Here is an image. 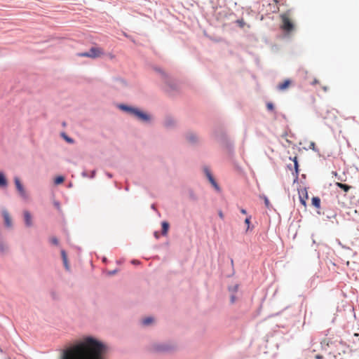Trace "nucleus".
I'll return each mask as SVG.
<instances>
[{
	"mask_svg": "<svg viewBox=\"0 0 359 359\" xmlns=\"http://www.w3.org/2000/svg\"><path fill=\"white\" fill-rule=\"evenodd\" d=\"M105 346L92 337H86L62 352L61 359H104Z\"/></svg>",
	"mask_w": 359,
	"mask_h": 359,
	"instance_id": "f257e3e1",
	"label": "nucleus"
},
{
	"mask_svg": "<svg viewBox=\"0 0 359 359\" xmlns=\"http://www.w3.org/2000/svg\"><path fill=\"white\" fill-rule=\"evenodd\" d=\"M121 109L130 113L132 115L142 121H149V116L137 108H133L125 105H121Z\"/></svg>",
	"mask_w": 359,
	"mask_h": 359,
	"instance_id": "f03ea898",
	"label": "nucleus"
},
{
	"mask_svg": "<svg viewBox=\"0 0 359 359\" xmlns=\"http://www.w3.org/2000/svg\"><path fill=\"white\" fill-rule=\"evenodd\" d=\"M280 18L282 20L281 29L287 33L292 32L294 29V25L291 19L290 18L289 13H283L280 15Z\"/></svg>",
	"mask_w": 359,
	"mask_h": 359,
	"instance_id": "7ed1b4c3",
	"label": "nucleus"
},
{
	"mask_svg": "<svg viewBox=\"0 0 359 359\" xmlns=\"http://www.w3.org/2000/svg\"><path fill=\"white\" fill-rule=\"evenodd\" d=\"M14 182H15L16 189H17L19 194L20 195V196L22 197L23 198H27V197H28L27 194L23 185L22 184L20 179L18 177H15L14 178Z\"/></svg>",
	"mask_w": 359,
	"mask_h": 359,
	"instance_id": "20e7f679",
	"label": "nucleus"
},
{
	"mask_svg": "<svg viewBox=\"0 0 359 359\" xmlns=\"http://www.w3.org/2000/svg\"><path fill=\"white\" fill-rule=\"evenodd\" d=\"M89 52L90 58H97L104 55L102 48L96 46L90 48Z\"/></svg>",
	"mask_w": 359,
	"mask_h": 359,
	"instance_id": "39448f33",
	"label": "nucleus"
},
{
	"mask_svg": "<svg viewBox=\"0 0 359 359\" xmlns=\"http://www.w3.org/2000/svg\"><path fill=\"white\" fill-rule=\"evenodd\" d=\"M174 348L173 346H170L168 344H159L156 345L154 347V349L157 352H168Z\"/></svg>",
	"mask_w": 359,
	"mask_h": 359,
	"instance_id": "423d86ee",
	"label": "nucleus"
},
{
	"mask_svg": "<svg viewBox=\"0 0 359 359\" xmlns=\"http://www.w3.org/2000/svg\"><path fill=\"white\" fill-rule=\"evenodd\" d=\"M291 83H292V81L290 79H286L283 83H280L278 85L277 88L280 91L285 90L287 88H289V86L291 85Z\"/></svg>",
	"mask_w": 359,
	"mask_h": 359,
	"instance_id": "0eeeda50",
	"label": "nucleus"
},
{
	"mask_svg": "<svg viewBox=\"0 0 359 359\" xmlns=\"http://www.w3.org/2000/svg\"><path fill=\"white\" fill-rule=\"evenodd\" d=\"M299 199H300V202L301 203L306 206V201L308 198V194H307V191L306 189H304V190H302L301 191L299 192Z\"/></svg>",
	"mask_w": 359,
	"mask_h": 359,
	"instance_id": "6e6552de",
	"label": "nucleus"
},
{
	"mask_svg": "<svg viewBox=\"0 0 359 359\" xmlns=\"http://www.w3.org/2000/svg\"><path fill=\"white\" fill-rule=\"evenodd\" d=\"M205 172H206V175H207V177H208V178L209 181L210 182V183L214 186V187H215L216 189L219 190V187H218V185H217V182H215V180H214L213 177L212 176L211 173L210 172V171H209V170H205Z\"/></svg>",
	"mask_w": 359,
	"mask_h": 359,
	"instance_id": "1a4fd4ad",
	"label": "nucleus"
},
{
	"mask_svg": "<svg viewBox=\"0 0 359 359\" xmlns=\"http://www.w3.org/2000/svg\"><path fill=\"white\" fill-rule=\"evenodd\" d=\"M24 217H25V221L26 225L27 226H30L32 224V216L28 211L24 212Z\"/></svg>",
	"mask_w": 359,
	"mask_h": 359,
	"instance_id": "9d476101",
	"label": "nucleus"
},
{
	"mask_svg": "<svg viewBox=\"0 0 359 359\" xmlns=\"http://www.w3.org/2000/svg\"><path fill=\"white\" fill-rule=\"evenodd\" d=\"M61 255H62V260H63V263H64L65 267L66 268L67 270H69V264H68L67 256V254H66L65 250H61Z\"/></svg>",
	"mask_w": 359,
	"mask_h": 359,
	"instance_id": "9b49d317",
	"label": "nucleus"
},
{
	"mask_svg": "<svg viewBox=\"0 0 359 359\" xmlns=\"http://www.w3.org/2000/svg\"><path fill=\"white\" fill-rule=\"evenodd\" d=\"M336 185L338 187H339L341 189H343L345 192L348 191L351 189V186L345 184H342V183H340V182H337Z\"/></svg>",
	"mask_w": 359,
	"mask_h": 359,
	"instance_id": "f8f14e48",
	"label": "nucleus"
},
{
	"mask_svg": "<svg viewBox=\"0 0 359 359\" xmlns=\"http://www.w3.org/2000/svg\"><path fill=\"white\" fill-rule=\"evenodd\" d=\"M169 229V224L167 222H162V234L165 236Z\"/></svg>",
	"mask_w": 359,
	"mask_h": 359,
	"instance_id": "ddd939ff",
	"label": "nucleus"
},
{
	"mask_svg": "<svg viewBox=\"0 0 359 359\" xmlns=\"http://www.w3.org/2000/svg\"><path fill=\"white\" fill-rule=\"evenodd\" d=\"M4 218L5 220V223L8 226H10L11 225V219L10 218L9 214L7 212H4L3 213Z\"/></svg>",
	"mask_w": 359,
	"mask_h": 359,
	"instance_id": "4468645a",
	"label": "nucleus"
},
{
	"mask_svg": "<svg viewBox=\"0 0 359 359\" xmlns=\"http://www.w3.org/2000/svg\"><path fill=\"white\" fill-rule=\"evenodd\" d=\"M312 205L316 208H320V199L318 197H313Z\"/></svg>",
	"mask_w": 359,
	"mask_h": 359,
	"instance_id": "2eb2a0df",
	"label": "nucleus"
},
{
	"mask_svg": "<svg viewBox=\"0 0 359 359\" xmlns=\"http://www.w3.org/2000/svg\"><path fill=\"white\" fill-rule=\"evenodd\" d=\"M7 185V180L4 175L0 172V187H6Z\"/></svg>",
	"mask_w": 359,
	"mask_h": 359,
	"instance_id": "dca6fc26",
	"label": "nucleus"
},
{
	"mask_svg": "<svg viewBox=\"0 0 359 359\" xmlns=\"http://www.w3.org/2000/svg\"><path fill=\"white\" fill-rule=\"evenodd\" d=\"M154 322V318L152 317H147L142 320V324L144 325H149Z\"/></svg>",
	"mask_w": 359,
	"mask_h": 359,
	"instance_id": "f3484780",
	"label": "nucleus"
},
{
	"mask_svg": "<svg viewBox=\"0 0 359 359\" xmlns=\"http://www.w3.org/2000/svg\"><path fill=\"white\" fill-rule=\"evenodd\" d=\"M292 161L294 162V169H295L296 175H298V172H299V170H298L299 165H298V161H297V157L294 156L292 158Z\"/></svg>",
	"mask_w": 359,
	"mask_h": 359,
	"instance_id": "a211bd4d",
	"label": "nucleus"
},
{
	"mask_svg": "<svg viewBox=\"0 0 359 359\" xmlns=\"http://www.w3.org/2000/svg\"><path fill=\"white\" fill-rule=\"evenodd\" d=\"M236 23L241 27V28H243L245 27V25H246L245 20H243V18H241V19H238L236 21Z\"/></svg>",
	"mask_w": 359,
	"mask_h": 359,
	"instance_id": "6ab92c4d",
	"label": "nucleus"
},
{
	"mask_svg": "<svg viewBox=\"0 0 359 359\" xmlns=\"http://www.w3.org/2000/svg\"><path fill=\"white\" fill-rule=\"evenodd\" d=\"M64 180H65L64 177L58 176L55 179V184H60L64 182Z\"/></svg>",
	"mask_w": 359,
	"mask_h": 359,
	"instance_id": "aec40b11",
	"label": "nucleus"
},
{
	"mask_svg": "<svg viewBox=\"0 0 359 359\" xmlns=\"http://www.w3.org/2000/svg\"><path fill=\"white\" fill-rule=\"evenodd\" d=\"M79 57H90V52L79 53L77 54Z\"/></svg>",
	"mask_w": 359,
	"mask_h": 359,
	"instance_id": "412c9836",
	"label": "nucleus"
},
{
	"mask_svg": "<svg viewBox=\"0 0 359 359\" xmlns=\"http://www.w3.org/2000/svg\"><path fill=\"white\" fill-rule=\"evenodd\" d=\"M250 219H251V217L249 216L248 217L245 219V223L247 224L248 227H247V229H246V231H248V229H250Z\"/></svg>",
	"mask_w": 359,
	"mask_h": 359,
	"instance_id": "4be33fe9",
	"label": "nucleus"
},
{
	"mask_svg": "<svg viewBox=\"0 0 359 359\" xmlns=\"http://www.w3.org/2000/svg\"><path fill=\"white\" fill-rule=\"evenodd\" d=\"M188 139L190 142H194L195 140L196 139V137L194 135H190L189 137H188Z\"/></svg>",
	"mask_w": 359,
	"mask_h": 359,
	"instance_id": "5701e85b",
	"label": "nucleus"
},
{
	"mask_svg": "<svg viewBox=\"0 0 359 359\" xmlns=\"http://www.w3.org/2000/svg\"><path fill=\"white\" fill-rule=\"evenodd\" d=\"M266 107H267V109H268L269 110H270V111H272V110L273 109V104H272V103H271V102L267 103V104H266Z\"/></svg>",
	"mask_w": 359,
	"mask_h": 359,
	"instance_id": "b1692460",
	"label": "nucleus"
},
{
	"mask_svg": "<svg viewBox=\"0 0 359 359\" xmlns=\"http://www.w3.org/2000/svg\"><path fill=\"white\" fill-rule=\"evenodd\" d=\"M63 136H64V138L65 139V140L67 142H68L69 143H73L74 142V141H73V140L72 138H70V137H67V135H65Z\"/></svg>",
	"mask_w": 359,
	"mask_h": 359,
	"instance_id": "393cba45",
	"label": "nucleus"
},
{
	"mask_svg": "<svg viewBox=\"0 0 359 359\" xmlns=\"http://www.w3.org/2000/svg\"><path fill=\"white\" fill-rule=\"evenodd\" d=\"M264 203H265V205L267 207V208H269L270 206V202L269 201V199L267 198V197L264 196Z\"/></svg>",
	"mask_w": 359,
	"mask_h": 359,
	"instance_id": "a878e982",
	"label": "nucleus"
},
{
	"mask_svg": "<svg viewBox=\"0 0 359 359\" xmlns=\"http://www.w3.org/2000/svg\"><path fill=\"white\" fill-rule=\"evenodd\" d=\"M50 241L54 245H57L58 244V240L56 238H52L50 239Z\"/></svg>",
	"mask_w": 359,
	"mask_h": 359,
	"instance_id": "bb28decb",
	"label": "nucleus"
},
{
	"mask_svg": "<svg viewBox=\"0 0 359 359\" xmlns=\"http://www.w3.org/2000/svg\"><path fill=\"white\" fill-rule=\"evenodd\" d=\"M322 344H325L326 346H329V341L326 339H323L321 342Z\"/></svg>",
	"mask_w": 359,
	"mask_h": 359,
	"instance_id": "cd10ccee",
	"label": "nucleus"
},
{
	"mask_svg": "<svg viewBox=\"0 0 359 359\" xmlns=\"http://www.w3.org/2000/svg\"><path fill=\"white\" fill-rule=\"evenodd\" d=\"M230 290L233 291V292H236L238 290V285H235L232 288H230Z\"/></svg>",
	"mask_w": 359,
	"mask_h": 359,
	"instance_id": "c85d7f7f",
	"label": "nucleus"
},
{
	"mask_svg": "<svg viewBox=\"0 0 359 359\" xmlns=\"http://www.w3.org/2000/svg\"><path fill=\"white\" fill-rule=\"evenodd\" d=\"M235 302H236V297H235V295H234V294H232V295L231 296V303H234Z\"/></svg>",
	"mask_w": 359,
	"mask_h": 359,
	"instance_id": "c756f323",
	"label": "nucleus"
},
{
	"mask_svg": "<svg viewBox=\"0 0 359 359\" xmlns=\"http://www.w3.org/2000/svg\"><path fill=\"white\" fill-rule=\"evenodd\" d=\"M316 359H323V356L322 355L318 354L315 356Z\"/></svg>",
	"mask_w": 359,
	"mask_h": 359,
	"instance_id": "7c9ffc66",
	"label": "nucleus"
},
{
	"mask_svg": "<svg viewBox=\"0 0 359 359\" xmlns=\"http://www.w3.org/2000/svg\"><path fill=\"white\" fill-rule=\"evenodd\" d=\"M315 143L314 142H311V144H310V148L312 149H315Z\"/></svg>",
	"mask_w": 359,
	"mask_h": 359,
	"instance_id": "2f4dec72",
	"label": "nucleus"
},
{
	"mask_svg": "<svg viewBox=\"0 0 359 359\" xmlns=\"http://www.w3.org/2000/svg\"><path fill=\"white\" fill-rule=\"evenodd\" d=\"M219 216L221 219H224V215L222 211L219 212Z\"/></svg>",
	"mask_w": 359,
	"mask_h": 359,
	"instance_id": "473e14b6",
	"label": "nucleus"
},
{
	"mask_svg": "<svg viewBox=\"0 0 359 359\" xmlns=\"http://www.w3.org/2000/svg\"><path fill=\"white\" fill-rule=\"evenodd\" d=\"M241 212L242 214H243V215H246V214H247V212H246V210H245V209H241Z\"/></svg>",
	"mask_w": 359,
	"mask_h": 359,
	"instance_id": "72a5a7b5",
	"label": "nucleus"
},
{
	"mask_svg": "<svg viewBox=\"0 0 359 359\" xmlns=\"http://www.w3.org/2000/svg\"><path fill=\"white\" fill-rule=\"evenodd\" d=\"M0 250H1L2 252H3V251H4V250H5L2 244H0Z\"/></svg>",
	"mask_w": 359,
	"mask_h": 359,
	"instance_id": "f704fd0d",
	"label": "nucleus"
},
{
	"mask_svg": "<svg viewBox=\"0 0 359 359\" xmlns=\"http://www.w3.org/2000/svg\"><path fill=\"white\" fill-rule=\"evenodd\" d=\"M318 83V81L316 79H314L313 81L312 82V84L313 85H315Z\"/></svg>",
	"mask_w": 359,
	"mask_h": 359,
	"instance_id": "c9c22d12",
	"label": "nucleus"
},
{
	"mask_svg": "<svg viewBox=\"0 0 359 359\" xmlns=\"http://www.w3.org/2000/svg\"><path fill=\"white\" fill-rule=\"evenodd\" d=\"M154 236H155V237L156 238H158V232H155Z\"/></svg>",
	"mask_w": 359,
	"mask_h": 359,
	"instance_id": "e433bc0d",
	"label": "nucleus"
},
{
	"mask_svg": "<svg viewBox=\"0 0 359 359\" xmlns=\"http://www.w3.org/2000/svg\"><path fill=\"white\" fill-rule=\"evenodd\" d=\"M276 3H278V0H273Z\"/></svg>",
	"mask_w": 359,
	"mask_h": 359,
	"instance_id": "4c0bfd02",
	"label": "nucleus"
}]
</instances>
